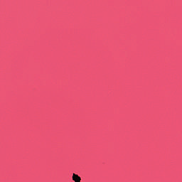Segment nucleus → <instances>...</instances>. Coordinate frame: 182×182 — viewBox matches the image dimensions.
I'll return each instance as SVG.
<instances>
[{
	"label": "nucleus",
	"instance_id": "1",
	"mask_svg": "<svg viewBox=\"0 0 182 182\" xmlns=\"http://www.w3.org/2000/svg\"><path fill=\"white\" fill-rule=\"evenodd\" d=\"M72 180L74 182H80L82 181V178H80V176L76 173H73Z\"/></svg>",
	"mask_w": 182,
	"mask_h": 182
}]
</instances>
